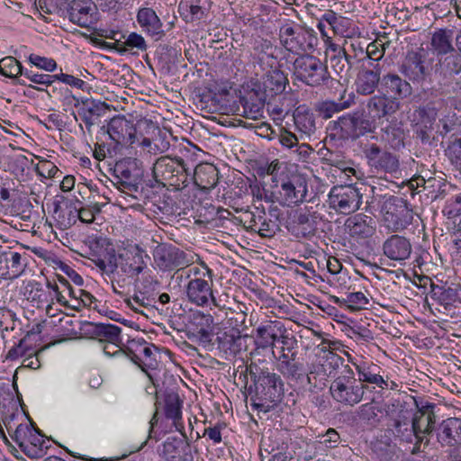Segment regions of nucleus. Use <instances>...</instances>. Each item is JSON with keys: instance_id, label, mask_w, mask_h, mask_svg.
Instances as JSON below:
<instances>
[{"instance_id": "obj_1", "label": "nucleus", "mask_w": 461, "mask_h": 461, "mask_svg": "<svg viewBox=\"0 0 461 461\" xmlns=\"http://www.w3.org/2000/svg\"><path fill=\"white\" fill-rule=\"evenodd\" d=\"M141 138L140 146L150 154L162 153L168 149V142L161 137V131L150 120H141L137 124L125 116L113 117L107 124V133L111 140L120 146H131L137 140V134Z\"/></svg>"}, {"instance_id": "obj_2", "label": "nucleus", "mask_w": 461, "mask_h": 461, "mask_svg": "<svg viewBox=\"0 0 461 461\" xmlns=\"http://www.w3.org/2000/svg\"><path fill=\"white\" fill-rule=\"evenodd\" d=\"M197 264L188 270L189 281L185 285L187 301L198 307L210 303L219 307L213 291V271L200 257H197Z\"/></svg>"}, {"instance_id": "obj_3", "label": "nucleus", "mask_w": 461, "mask_h": 461, "mask_svg": "<svg viewBox=\"0 0 461 461\" xmlns=\"http://www.w3.org/2000/svg\"><path fill=\"white\" fill-rule=\"evenodd\" d=\"M107 264L99 262V269L103 273H116L121 276L137 279L147 268L149 259L146 250L139 244L130 245L118 253L112 255Z\"/></svg>"}, {"instance_id": "obj_4", "label": "nucleus", "mask_w": 461, "mask_h": 461, "mask_svg": "<svg viewBox=\"0 0 461 461\" xmlns=\"http://www.w3.org/2000/svg\"><path fill=\"white\" fill-rule=\"evenodd\" d=\"M278 36L286 50L299 56L313 50L318 41L313 30L290 20L282 23Z\"/></svg>"}, {"instance_id": "obj_5", "label": "nucleus", "mask_w": 461, "mask_h": 461, "mask_svg": "<svg viewBox=\"0 0 461 461\" xmlns=\"http://www.w3.org/2000/svg\"><path fill=\"white\" fill-rule=\"evenodd\" d=\"M153 178L158 185L181 189L187 182V169L183 160L165 156L157 159L152 168Z\"/></svg>"}, {"instance_id": "obj_6", "label": "nucleus", "mask_w": 461, "mask_h": 461, "mask_svg": "<svg viewBox=\"0 0 461 461\" xmlns=\"http://www.w3.org/2000/svg\"><path fill=\"white\" fill-rule=\"evenodd\" d=\"M197 254L186 252L172 244L162 243L153 250V260L156 267L162 272H172L185 269L197 263Z\"/></svg>"}, {"instance_id": "obj_7", "label": "nucleus", "mask_w": 461, "mask_h": 461, "mask_svg": "<svg viewBox=\"0 0 461 461\" xmlns=\"http://www.w3.org/2000/svg\"><path fill=\"white\" fill-rule=\"evenodd\" d=\"M122 352L138 365L151 381L154 380L151 372L155 371L158 365V357L160 355L158 348L143 339L136 338L127 341Z\"/></svg>"}, {"instance_id": "obj_8", "label": "nucleus", "mask_w": 461, "mask_h": 461, "mask_svg": "<svg viewBox=\"0 0 461 461\" xmlns=\"http://www.w3.org/2000/svg\"><path fill=\"white\" fill-rule=\"evenodd\" d=\"M156 395L157 411L150 420V427L153 429L158 424V414L161 412L166 420L171 421V428L179 432L185 430L182 420L183 401L178 393L173 390H166L161 393H157Z\"/></svg>"}, {"instance_id": "obj_9", "label": "nucleus", "mask_w": 461, "mask_h": 461, "mask_svg": "<svg viewBox=\"0 0 461 461\" xmlns=\"http://www.w3.org/2000/svg\"><path fill=\"white\" fill-rule=\"evenodd\" d=\"M382 211L384 226L392 232L402 231L412 222V210L403 198L391 196L384 203Z\"/></svg>"}, {"instance_id": "obj_10", "label": "nucleus", "mask_w": 461, "mask_h": 461, "mask_svg": "<svg viewBox=\"0 0 461 461\" xmlns=\"http://www.w3.org/2000/svg\"><path fill=\"white\" fill-rule=\"evenodd\" d=\"M294 73L297 79L311 86H319L328 81L327 66L312 55H301L294 62Z\"/></svg>"}, {"instance_id": "obj_11", "label": "nucleus", "mask_w": 461, "mask_h": 461, "mask_svg": "<svg viewBox=\"0 0 461 461\" xmlns=\"http://www.w3.org/2000/svg\"><path fill=\"white\" fill-rule=\"evenodd\" d=\"M364 156L371 171L379 175H393L400 168L399 157L383 149L376 143L366 144L363 149Z\"/></svg>"}, {"instance_id": "obj_12", "label": "nucleus", "mask_w": 461, "mask_h": 461, "mask_svg": "<svg viewBox=\"0 0 461 461\" xmlns=\"http://www.w3.org/2000/svg\"><path fill=\"white\" fill-rule=\"evenodd\" d=\"M349 373L350 375L338 376L331 383L330 391L336 402L354 406L363 399L365 387L363 384H357L352 370H349Z\"/></svg>"}, {"instance_id": "obj_13", "label": "nucleus", "mask_w": 461, "mask_h": 461, "mask_svg": "<svg viewBox=\"0 0 461 461\" xmlns=\"http://www.w3.org/2000/svg\"><path fill=\"white\" fill-rule=\"evenodd\" d=\"M331 208L342 214H350L357 212L362 204V194L351 185L333 186L329 194Z\"/></svg>"}, {"instance_id": "obj_14", "label": "nucleus", "mask_w": 461, "mask_h": 461, "mask_svg": "<svg viewBox=\"0 0 461 461\" xmlns=\"http://www.w3.org/2000/svg\"><path fill=\"white\" fill-rule=\"evenodd\" d=\"M416 411L411 413V424L415 432V438H420V442H424V447L429 444L428 436L434 430L436 423L435 404L430 402H419L414 400Z\"/></svg>"}, {"instance_id": "obj_15", "label": "nucleus", "mask_w": 461, "mask_h": 461, "mask_svg": "<svg viewBox=\"0 0 461 461\" xmlns=\"http://www.w3.org/2000/svg\"><path fill=\"white\" fill-rule=\"evenodd\" d=\"M20 449L30 458H41L50 447L49 440L32 425L19 430L14 440Z\"/></svg>"}, {"instance_id": "obj_16", "label": "nucleus", "mask_w": 461, "mask_h": 461, "mask_svg": "<svg viewBox=\"0 0 461 461\" xmlns=\"http://www.w3.org/2000/svg\"><path fill=\"white\" fill-rule=\"evenodd\" d=\"M88 331L92 337L104 343V352L108 356H115L122 352L124 345L122 342V329L114 324L89 323Z\"/></svg>"}, {"instance_id": "obj_17", "label": "nucleus", "mask_w": 461, "mask_h": 461, "mask_svg": "<svg viewBox=\"0 0 461 461\" xmlns=\"http://www.w3.org/2000/svg\"><path fill=\"white\" fill-rule=\"evenodd\" d=\"M400 109V103L386 95H374L366 102L363 114L365 120L372 122L373 132L376 129V122L384 117L395 113Z\"/></svg>"}, {"instance_id": "obj_18", "label": "nucleus", "mask_w": 461, "mask_h": 461, "mask_svg": "<svg viewBox=\"0 0 461 461\" xmlns=\"http://www.w3.org/2000/svg\"><path fill=\"white\" fill-rule=\"evenodd\" d=\"M135 163L129 159L117 161L113 167V176L117 188L125 195L137 199L139 194L138 175Z\"/></svg>"}, {"instance_id": "obj_19", "label": "nucleus", "mask_w": 461, "mask_h": 461, "mask_svg": "<svg viewBox=\"0 0 461 461\" xmlns=\"http://www.w3.org/2000/svg\"><path fill=\"white\" fill-rule=\"evenodd\" d=\"M365 120L364 114L358 112L340 116L336 122L337 133L342 139H357L366 133L373 132L372 122Z\"/></svg>"}, {"instance_id": "obj_20", "label": "nucleus", "mask_w": 461, "mask_h": 461, "mask_svg": "<svg viewBox=\"0 0 461 461\" xmlns=\"http://www.w3.org/2000/svg\"><path fill=\"white\" fill-rule=\"evenodd\" d=\"M345 232L357 243L371 239L376 232L375 219L364 213L349 216L344 223Z\"/></svg>"}, {"instance_id": "obj_21", "label": "nucleus", "mask_w": 461, "mask_h": 461, "mask_svg": "<svg viewBox=\"0 0 461 461\" xmlns=\"http://www.w3.org/2000/svg\"><path fill=\"white\" fill-rule=\"evenodd\" d=\"M286 329L279 321H267L256 329L255 343L258 348H274L276 342L286 344Z\"/></svg>"}, {"instance_id": "obj_22", "label": "nucleus", "mask_w": 461, "mask_h": 461, "mask_svg": "<svg viewBox=\"0 0 461 461\" xmlns=\"http://www.w3.org/2000/svg\"><path fill=\"white\" fill-rule=\"evenodd\" d=\"M256 393L271 403L279 402L284 393V383L276 373L262 371L255 379Z\"/></svg>"}, {"instance_id": "obj_23", "label": "nucleus", "mask_w": 461, "mask_h": 461, "mask_svg": "<svg viewBox=\"0 0 461 461\" xmlns=\"http://www.w3.org/2000/svg\"><path fill=\"white\" fill-rule=\"evenodd\" d=\"M320 216L312 207H302L294 211L291 222V231L297 238L313 236L317 230Z\"/></svg>"}, {"instance_id": "obj_24", "label": "nucleus", "mask_w": 461, "mask_h": 461, "mask_svg": "<svg viewBox=\"0 0 461 461\" xmlns=\"http://www.w3.org/2000/svg\"><path fill=\"white\" fill-rule=\"evenodd\" d=\"M64 102L68 104H74L77 108V114L85 122L86 127L90 131L95 121L102 116L107 108L105 103L94 99H85L79 102L74 95L65 96Z\"/></svg>"}, {"instance_id": "obj_25", "label": "nucleus", "mask_w": 461, "mask_h": 461, "mask_svg": "<svg viewBox=\"0 0 461 461\" xmlns=\"http://www.w3.org/2000/svg\"><path fill=\"white\" fill-rule=\"evenodd\" d=\"M276 186L279 187V195L283 204H296L303 201L307 194V185L298 176L276 180Z\"/></svg>"}, {"instance_id": "obj_26", "label": "nucleus", "mask_w": 461, "mask_h": 461, "mask_svg": "<svg viewBox=\"0 0 461 461\" xmlns=\"http://www.w3.org/2000/svg\"><path fill=\"white\" fill-rule=\"evenodd\" d=\"M348 361L356 368L360 383L375 384L381 389H387L388 380L384 377V370L379 365L371 361H358L350 356H348Z\"/></svg>"}, {"instance_id": "obj_27", "label": "nucleus", "mask_w": 461, "mask_h": 461, "mask_svg": "<svg viewBox=\"0 0 461 461\" xmlns=\"http://www.w3.org/2000/svg\"><path fill=\"white\" fill-rule=\"evenodd\" d=\"M68 13L69 20L80 27H92L97 21L96 6L91 0H73Z\"/></svg>"}, {"instance_id": "obj_28", "label": "nucleus", "mask_w": 461, "mask_h": 461, "mask_svg": "<svg viewBox=\"0 0 461 461\" xmlns=\"http://www.w3.org/2000/svg\"><path fill=\"white\" fill-rule=\"evenodd\" d=\"M437 110L433 107H419L413 113L414 131L422 142L430 139L437 119Z\"/></svg>"}, {"instance_id": "obj_29", "label": "nucleus", "mask_w": 461, "mask_h": 461, "mask_svg": "<svg viewBox=\"0 0 461 461\" xmlns=\"http://www.w3.org/2000/svg\"><path fill=\"white\" fill-rule=\"evenodd\" d=\"M180 433L183 438H167L163 444L162 455L167 461H190L193 458L185 430Z\"/></svg>"}, {"instance_id": "obj_30", "label": "nucleus", "mask_w": 461, "mask_h": 461, "mask_svg": "<svg viewBox=\"0 0 461 461\" xmlns=\"http://www.w3.org/2000/svg\"><path fill=\"white\" fill-rule=\"evenodd\" d=\"M401 72L411 81H423L426 77L423 50L408 51L401 66Z\"/></svg>"}, {"instance_id": "obj_31", "label": "nucleus", "mask_w": 461, "mask_h": 461, "mask_svg": "<svg viewBox=\"0 0 461 461\" xmlns=\"http://www.w3.org/2000/svg\"><path fill=\"white\" fill-rule=\"evenodd\" d=\"M278 141L284 149L295 155L296 160L308 162L314 149L308 143H299L298 137L291 131L282 128L278 134Z\"/></svg>"}, {"instance_id": "obj_32", "label": "nucleus", "mask_w": 461, "mask_h": 461, "mask_svg": "<svg viewBox=\"0 0 461 461\" xmlns=\"http://www.w3.org/2000/svg\"><path fill=\"white\" fill-rule=\"evenodd\" d=\"M437 441L441 447H454L461 443V419L448 418L436 429Z\"/></svg>"}, {"instance_id": "obj_33", "label": "nucleus", "mask_w": 461, "mask_h": 461, "mask_svg": "<svg viewBox=\"0 0 461 461\" xmlns=\"http://www.w3.org/2000/svg\"><path fill=\"white\" fill-rule=\"evenodd\" d=\"M411 250L410 240L397 234L387 238L383 244L384 255L394 261H402L409 258Z\"/></svg>"}, {"instance_id": "obj_34", "label": "nucleus", "mask_w": 461, "mask_h": 461, "mask_svg": "<svg viewBox=\"0 0 461 461\" xmlns=\"http://www.w3.org/2000/svg\"><path fill=\"white\" fill-rule=\"evenodd\" d=\"M277 371L289 381L297 382L305 375L303 364L297 358V353L288 357L276 356Z\"/></svg>"}, {"instance_id": "obj_35", "label": "nucleus", "mask_w": 461, "mask_h": 461, "mask_svg": "<svg viewBox=\"0 0 461 461\" xmlns=\"http://www.w3.org/2000/svg\"><path fill=\"white\" fill-rule=\"evenodd\" d=\"M77 203L81 204L79 201L76 203H54V209L52 213V219L54 226L61 230L69 229L74 225L76 221V216H78L77 212Z\"/></svg>"}, {"instance_id": "obj_36", "label": "nucleus", "mask_w": 461, "mask_h": 461, "mask_svg": "<svg viewBox=\"0 0 461 461\" xmlns=\"http://www.w3.org/2000/svg\"><path fill=\"white\" fill-rule=\"evenodd\" d=\"M89 249L92 256V261L99 268V262L104 261L107 264L112 260V255L115 254V249L109 239L103 236L91 237L89 241Z\"/></svg>"}, {"instance_id": "obj_37", "label": "nucleus", "mask_w": 461, "mask_h": 461, "mask_svg": "<svg viewBox=\"0 0 461 461\" xmlns=\"http://www.w3.org/2000/svg\"><path fill=\"white\" fill-rule=\"evenodd\" d=\"M137 22L140 28L150 36L161 38L164 35L163 23L150 7H141L137 13Z\"/></svg>"}, {"instance_id": "obj_38", "label": "nucleus", "mask_w": 461, "mask_h": 461, "mask_svg": "<svg viewBox=\"0 0 461 461\" xmlns=\"http://www.w3.org/2000/svg\"><path fill=\"white\" fill-rule=\"evenodd\" d=\"M210 0H181L178 5L180 14L186 22L203 19L209 14Z\"/></svg>"}, {"instance_id": "obj_39", "label": "nucleus", "mask_w": 461, "mask_h": 461, "mask_svg": "<svg viewBox=\"0 0 461 461\" xmlns=\"http://www.w3.org/2000/svg\"><path fill=\"white\" fill-rule=\"evenodd\" d=\"M381 139L393 150H400L405 146V131L402 122L392 120L381 129Z\"/></svg>"}, {"instance_id": "obj_40", "label": "nucleus", "mask_w": 461, "mask_h": 461, "mask_svg": "<svg viewBox=\"0 0 461 461\" xmlns=\"http://www.w3.org/2000/svg\"><path fill=\"white\" fill-rule=\"evenodd\" d=\"M382 86L387 94H391L395 101L398 98L403 99L411 95V86L402 79L397 74L388 73L382 77Z\"/></svg>"}, {"instance_id": "obj_41", "label": "nucleus", "mask_w": 461, "mask_h": 461, "mask_svg": "<svg viewBox=\"0 0 461 461\" xmlns=\"http://www.w3.org/2000/svg\"><path fill=\"white\" fill-rule=\"evenodd\" d=\"M193 178L200 189H211L218 183V169L211 163H201L195 167Z\"/></svg>"}, {"instance_id": "obj_42", "label": "nucleus", "mask_w": 461, "mask_h": 461, "mask_svg": "<svg viewBox=\"0 0 461 461\" xmlns=\"http://www.w3.org/2000/svg\"><path fill=\"white\" fill-rule=\"evenodd\" d=\"M380 68L375 69H361L356 79V90L359 95H372L378 86L380 77Z\"/></svg>"}, {"instance_id": "obj_43", "label": "nucleus", "mask_w": 461, "mask_h": 461, "mask_svg": "<svg viewBox=\"0 0 461 461\" xmlns=\"http://www.w3.org/2000/svg\"><path fill=\"white\" fill-rule=\"evenodd\" d=\"M323 20L334 34L342 37H350L354 32L353 23L349 18L337 15L333 11H327L323 14Z\"/></svg>"}, {"instance_id": "obj_44", "label": "nucleus", "mask_w": 461, "mask_h": 461, "mask_svg": "<svg viewBox=\"0 0 461 461\" xmlns=\"http://www.w3.org/2000/svg\"><path fill=\"white\" fill-rule=\"evenodd\" d=\"M240 104L237 112L243 117L257 120L263 115L264 104L258 98L256 94H249L240 98Z\"/></svg>"}, {"instance_id": "obj_45", "label": "nucleus", "mask_w": 461, "mask_h": 461, "mask_svg": "<svg viewBox=\"0 0 461 461\" xmlns=\"http://www.w3.org/2000/svg\"><path fill=\"white\" fill-rule=\"evenodd\" d=\"M276 47L271 41L263 38L257 39L253 46V59L261 65L267 63L272 67L276 60Z\"/></svg>"}, {"instance_id": "obj_46", "label": "nucleus", "mask_w": 461, "mask_h": 461, "mask_svg": "<svg viewBox=\"0 0 461 461\" xmlns=\"http://www.w3.org/2000/svg\"><path fill=\"white\" fill-rule=\"evenodd\" d=\"M454 30L448 28L438 29L431 37V48L438 55H445L454 50L452 41Z\"/></svg>"}, {"instance_id": "obj_47", "label": "nucleus", "mask_w": 461, "mask_h": 461, "mask_svg": "<svg viewBox=\"0 0 461 461\" xmlns=\"http://www.w3.org/2000/svg\"><path fill=\"white\" fill-rule=\"evenodd\" d=\"M2 420L6 431L14 441L17 437L20 429H26L30 424L23 422L24 418L21 414L18 407L16 409L5 411L2 412Z\"/></svg>"}, {"instance_id": "obj_48", "label": "nucleus", "mask_w": 461, "mask_h": 461, "mask_svg": "<svg viewBox=\"0 0 461 461\" xmlns=\"http://www.w3.org/2000/svg\"><path fill=\"white\" fill-rule=\"evenodd\" d=\"M330 301L340 307H347L351 312H357L366 309L369 304V299L362 292H349L346 298H339L335 295L330 296Z\"/></svg>"}, {"instance_id": "obj_49", "label": "nucleus", "mask_w": 461, "mask_h": 461, "mask_svg": "<svg viewBox=\"0 0 461 461\" xmlns=\"http://www.w3.org/2000/svg\"><path fill=\"white\" fill-rule=\"evenodd\" d=\"M394 434L401 438L402 440L411 443L415 438L413 425L411 424V412L408 411H401L398 418L393 420L392 425Z\"/></svg>"}, {"instance_id": "obj_50", "label": "nucleus", "mask_w": 461, "mask_h": 461, "mask_svg": "<svg viewBox=\"0 0 461 461\" xmlns=\"http://www.w3.org/2000/svg\"><path fill=\"white\" fill-rule=\"evenodd\" d=\"M380 413L378 403L374 401L362 404L357 411L358 420L370 427H375L380 422Z\"/></svg>"}, {"instance_id": "obj_51", "label": "nucleus", "mask_w": 461, "mask_h": 461, "mask_svg": "<svg viewBox=\"0 0 461 461\" xmlns=\"http://www.w3.org/2000/svg\"><path fill=\"white\" fill-rule=\"evenodd\" d=\"M126 305L137 313L144 314L145 310H149L152 305V299L142 292L135 293L132 296L124 298Z\"/></svg>"}, {"instance_id": "obj_52", "label": "nucleus", "mask_w": 461, "mask_h": 461, "mask_svg": "<svg viewBox=\"0 0 461 461\" xmlns=\"http://www.w3.org/2000/svg\"><path fill=\"white\" fill-rule=\"evenodd\" d=\"M23 68L22 64L14 57L7 56L0 59V74L9 77L16 78L23 76Z\"/></svg>"}, {"instance_id": "obj_53", "label": "nucleus", "mask_w": 461, "mask_h": 461, "mask_svg": "<svg viewBox=\"0 0 461 461\" xmlns=\"http://www.w3.org/2000/svg\"><path fill=\"white\" fill-rule=\"evenodd\" d=\"M26 264L22 260V255L18 252H12L9 258H6L7 271L3 274L5 279H14L24 270Z\"/></svg>"}, {"instance_id": "obj_54", "label": "nucleus", "mask_w": 461, "mask_h": 461, "mask_svg": "<svg viewBox=\"0 0 461 461\" xmlns=\"http://www.w3.org/2000/svg\"><path fill=\"white\" fill-rule=\"evenodd\" d=\"M445 155L452 165L461 168V136L448 140L445 149Z\"/></svg>"}, {"instance_id": "obj_55", "label": "nucleus", "mask_w": 461, "mask_h": 461, "mask_svg": "<svg viewBox=\"0 0 461 461\" xmlns=\"http://www.w3.org/2000/svg\"><path fill=\"white\" fill-rule=\"evenodd\" d=\"M193 323L196 326L197 332L202 337L207 338L213 326V317L209 313L196 312L193 314Z\"/></svg>"}, {"instance_id": "obj_56", "label": "nucleus", "mask_w": 461, "mask_h": 461, "mask_svg": "<svg viewBox=\"0 0 461 461\" xmlns=\"http://www.w3.org/2000/svg\"><path fill=\"white\" fill-rule=\"evenodd\" d=\"M287 84L285 75L279 69H273L267 75L266 81L267 87H268L275 94H279L285 91Z\"/></svg>"}, {"instance_id": "obj_57", "label": "nucleus", "mask_w": 461, "mask_h": 461, "mask_svg": "<svg viewBox=\"0 0 461 461\" xmlns=\"http://www.w3.org/2000/svg\"><path fill=\"white\" fill-rule=\"evenodd\" d=\"M36 349L28 344L27 338L22 339L18 344L12 347L7 354L6 359L14 361L27 355H36Z\"/></svg>"}, {"instance_id": "obj_58", "label": "nucleus", "mask_w": 461, "mask_h": 461, "mask_svg": "<svg viewBox=\"0 0 461 461\" xmlns=\"http://www.w3.org/2000/svg\"><path fill=\"white\" fill-rule=\"evenodd\" d=\"M258 221H255L254 228H258V233L263 238H271L279 230L276 221L268 219L266 215L259 216Z\"/></svg>"}, {"instance_id": "obj_59", "label": "nucleus", "mask_w": 461, "mask_h": 461, "mask_svg": "<svg viewBox=\"0 0 461 461\" xmlns=\"http://www.w3.org/2000/svg\"><path fill=\"white\" fill-rule=\"evenodd\" d=\"M105 274L111 276L113 291L123 300L125 297H128L127 289L130 287L132 279L116 273Z\"/></svg>"}, {"instance_id": "obj_60", "label": "nucleus", "mask_w": 461, "mask_h": 461, "mask_svg": "<svg viewBox=\"0 0 461 461\" xmlns=\"http://www.w3.org/2000/svg\"><path fill=\"white\" fill-rule=\"evenodd\" d=\"M447 218H454L461 214V193L449 197L442 210Z\"/></svg>"}, {"instance_id": "obj_61", "label": "nucleus", "mask_w": 461, "mask_h": 461, "mask_svg": "<svg viewBox=\"0 0 461 461\" xmlns=\"http://www.w3.org/2000/svg\"><path fill=\"white\" fill-rule=\"evenodd\" d=\"M23 76L32 83L45 86H49L57 81V77H55V75L38 74L29 69H25Z\"/></svg>"}, {"instance_id": "obj_62", "label": "nucleus", "mask_w": 461, "mask_h": 461, "mask_svg": "<svg viewBox=\"0 0 461 461\" xmlns=\"http://www.w3.org/2000/svg\"><path fill=\"white\" fill-rule=\"evenodd\" d=\"M319 438L318 444L327 448H335L341 441L340 435L331 428L328 429L324 434L320 435Z\"/></svg>"}, {"instance_id": "obj_63", "label": "nucleus", "mask_w": 461, "mask_h": 461, "mask_svg": "<svg viewBox=\"0 0 461 461\" xmlns=\"http://www.w3.org/2000/svg\"><path fill=\"white\" fill-rule=\"evenodd\" d=\"M31 64L48 72H52L57 68V62L53 59L31 54L28 58Z\"/></svg>"}, {"instance_id": "obj_64", "label": "nucleus", "mask_w": 461, "mask_h": 461, "mask_svg": "<svg viewBox=\"0 0 461 461\" xmlns=\"http://www.w3.org/2000/svg\"><path fill=\"white\" fill-rule=\"evenodd\" d=\"M16 401L9 388L0 386V411L16 409Z\"/></svg>"}]
</instances>
